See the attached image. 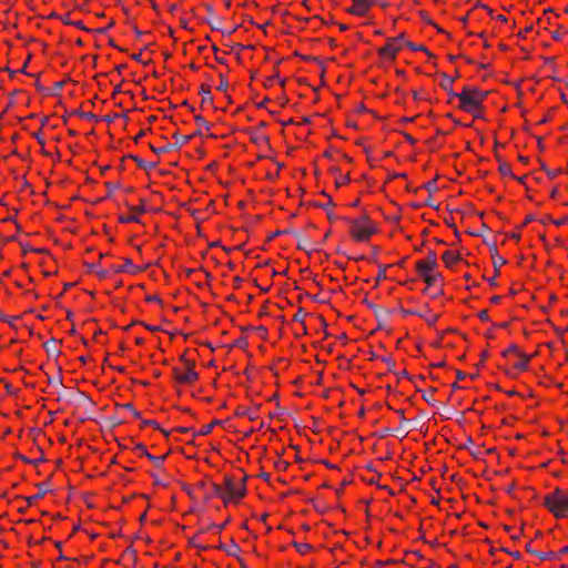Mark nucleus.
Instances as JSON below:
<instances>
[{
    "label": "nucleus",
    "instance_id": "nucleus-1",
    "mask_svg": "<svg viewBox=\"0 0 568 568\" xmlns=\"http://www.w3.org/2000/svg\"><path fill=\"white\" fill-rule=\"evenodd\" d=\"M542 505L557 518L566 517L568 514V493L556 488L544 498Z\"/></svg>",
    "mask_w": 568,
    "mask_h": 568
},
{
    "label": "nucleus",
    "instance_id": "nucleus-2",
    "mask_svg": "<svg viewBox=\"0 0 568 568\" xmlns=\"http://www.w3.org/2000/svg\"><path fill=\"white\" fill-rule=\"evenodd\" d=\"M343 220L351 225L349 233L355 241L365 242L376 232L374 223L366 214L353 220L347 217Z\"/></svg>",
    "mask_w": 568,
    "mask_h": 568
},
{
    "label": "nucleus",
    "instance_id": "nucleus-3",
    "mask_svg": "<svg viewBox=\"0 0 568 568\" xmlns=\"http://www.w3.org/2000/svg\"><path fill=\"white\" fill-rule=\"evenodd\" d=\"M486 94L487 92L479 91L475 87H464V113L468 112L474 119H479L481 116V101Z\"/></svg>",
    "mask_w": 568,
    "mask_h": 568
},
{
    "label": "nucleus",
    "instance_id": "nucleus-4",
    "mask_svg": "<svg viewBox=\"0 0 568 568\" xmlns=\"http://www.w3.org/2000/svg\"><path fill=\"white\" fill-rule=\"evenodd\" d=\"M405 42L406 40L403 33L390 38L387 43L379 49V54L384 58L395 59L397 52L400 50V45L405 44Z\"/></svg>",
    "mask_w": 568,
    "mask_h": 568
},
{
    "label": "nucleus",
    "instance_id": "nucleus-5",
    "mask_svg": "<svg viewBox=\"0 0 568 568\" xmlns=\"http://www.w3.org/2000/svg\"><path fill=\"white\" fill-rule=\"evenodd\" d=\"M244 477L241 483L237 485L233 481V479L229 476L224 477L225 491L229 493V497H235L236 499H241L246 494Z\"/></svg>",
    "mask_w": 568,
    "mask_h": 568
},
{
    "label": "nucleus",
    "instance_id": "nucleus-6",
    "mask_svg": "<svg viewBox=\"0 0 568 568\" xmlns=\"http://www.w3.org/2000/svg\"><path fill=\"white\" fill-rule=\"evenodd\" d=\"M442 260L445 263L446 267L454 268L458 265L460 261V251L457 244H452L449 248H447L442 254Z\"/></svg>",
    "mask_w": 568,
    "mask_h": 568
},
{
    "label": "nucleus",
    "instance_id": "nucleus-7",
    "mask_svg": "<svg viewBox=\"0 0 568 568\" xmlns=\"http://www.w3.org/2000/svg\"><path fill=\"white\" fill-rule=\"evenodd\" d=\"M437 266V256L434 252H429L426 258L416 262V271L418 275H427Z\"/></svg>",
    "mask_w": 568,
    "mask_h": 568
},
{
    "label": "nucleus",
    "instance_id": "nucleus-8",
    "mask_svg": "<svg viewBox=\"0 0 568 568\" xmlns=\"http://www.w3.org/2000/svg\"><path fill=\"white\" fill-rule=\"evenodd\" d=\"M458 77V71H456V77H450L446 73L442 74L439 85L449 93L452 98H457L459 101L458 108H462V94L453 92V83L455 79Z\"/></svg>",
    "mask_w": 568,
    "mask_h": 568
},
{
    "label": "nucleus",
    "instance_id": "nucleus-9",
    "mask_svg": "<svg viewBox=\"0 0 568 568\" xmlns=\"http://www.w3.org/2000/svg\"><path fill=\"white\" fill-rule=\"evenodd\" d=\"M174 378L181 384H192L199 378V374L193 369L189 368L185 373H180L178 368L173 369Z\"/></svg>",
    "mask_w": 568,
    "mask_h": 568
},
{
    "label": "nucleus",
    "instance_id": "nucleus-10",
    "mask_svg": "<svg viewBox=\"0 0 568 568\" xmlns=\"http://www.w3.org/2000/svg\"><path fill=\"white\" fill-rule=\"evenodd\" d=\"M294 236L297 239V247L300 250L305 251L307 254L318 251V247L313 245L308 239L303 237L301 233H294Z\"/></svg>",
    "mask_w": 568,
    "mask_h": 568
},
{
    "label": "nucleus",
    "instance_id": "nucleus-11",
    "mask_svg": "<svg viewBox=\"0 0 568 568\" xmlns=\"http://www.w3.org/2000/svg\"><path fill=\"white\" fill-rule=\"evenodd\" d=\"M37 487H38L39 491H36V495L26 497V500L29 506L32 505L33 503H36L37 500H39L40 498H42L47 493L50 491L48 483L37 484Z\"/></svg>",
    "mask_w": 568,
    "mask_h": 568
},
{
    "label": "nucleus",
    "instance_id": "nucleus-12",
    "mask_svg": "<svg viewBox=\"0 0 568 568\" xmlns=\"http://www.w3.org/2000/svg\"><path fill=\"white\" fill-rule=\"evenodd\" d=\"M37 487H38L39 491H36V495L26 497V500L29 506L32 505L33 503H36L37 500H39L40 498H42L47 493L50 491L48 483L37 484Z\"/></svg>",
    "mask_w": 568,
    "mask_h": 568
},
{
    "label": "nucleus",
    "instance_id": "nucleus-13",
    "mask_svg": "<svg viewBox=\"0 0 568 568\" xmlns=\"http://www.w3.org/2000/svg\"><path fill=\"white\" fill-rule=\"evenodd\" d=\"M112 268L115 273L126 272V273L135 274L140 271L136 266L133 265V263L130 258H125L124 263L122 265L113 266Z\"/></svg>",
    "mask_w": 568,
    "mask_h": 568
},
{
    "label": "nucleus",
    "instance_id": "nucleus-14",
    "mask_svg": "<svg viewBox=\"0 0 568 568\" xmlns=\"http://www.w3.org/2000/svg\"><path fill=\"white\" fill-rule=\"evenodd\" d=\"M217 548L224 550L229 556L232 557H239V554L241 551L240 546L234 540H231V544L227 546L224 544H220Z\"/></svg>",
    "mask_w": 568,
    "mask_h": 568
},
{
    "label": "nucleus",
    "instance_id": "nucleus-15",
    "mask_svg": "<svg viewBox=\"0 0 568 568\" xmlns=\"http://www.w3.org/2000/svg\"><path fill=\"white\" fill-rule=\"evenodd\" d=\"M355 4V9L357 10V16H365L368 9L373 6L369 0H352Z\"/></svg>",
    "mask_w": 568,
    "mask_h": 568
},
{
    "label": "nucleus",
    "instance_id": "nucleus-16",
    "mask_svg": "<svg viewBox=\"0 0 568 568\" xmlns=\"http://www.w3.org/2000/svg\"><path fill=\"white\" fill-rule=\"evenodd\" d=\"M57 343H58V341L55 338H51L43 344V347L47 351L49 356L57 357L60 355V351L57 348Z\"/></svg>",
    "mask_w": 568,
    "mask_h": 568
},
{
    "label": "nucleus",
    "instance_id": "nucleus-17",
    "mask_svg": "<svg viewBox=\"0 0 568 568\" xmlns=\"http://www.w3.org/2000/svg\"><path fill=\"white\" fill-rule=\"evenodd\" d=\"M322 194H323V195H325V196H327V197H328V201H327V203H326V204H316V206H318V207H322V209L326 210V212H327V217H328V220H329V221H334V220H336V219H337V216H336L333 212H331V211H329V209H328V207L334 206V202H333L332 197H331V196H328V195L325 193V191H323V192H322Z\"/></svg>",
    "mask_w": 568,
    "mask_h": 568
},
{
    "label": "nucleus",
    "instance_id": "nucleus-18",
    "mask_svg": "<svg viewBox=\"0 0 568 568\" xmlns=\"http://www.w3.org/2000/svg\"><path fill=\"white\" fill-rule=\"evenodd\" d=\"M129 158L132 159L133 161H135V163L139 165V168L144 169L146 171L152 170L156 166L155 162L143 161L142 159H140L136 155L131 154V155H129Z\"/></svg>",
    "mask_w": 568,
    "mask_h": 568
},
{
    "label": "nucleus",
    "instance_id": "nucleus-19",
    "mask_svg": "<svg viewBox=\"0 0 568 568\" xmlns=\"http://www.w3.org/2000/svg\"><path fill=\"white\" fill-rule=\"evenodd\" d=\"M192 136L193 135H182V134H179L178 132H175L173 134V138L175 139L174 149L181 148L184 144H186L192 139Z\"/></svg>",
    "mask_w": 568,
    "mask_h": 568
},
{
    "label": "nucleus",
    "instance_id": "nucleus-20",
    "mask_svg": "<svg viewBox=\"0 0 568 568\" xmlns=\"http://www.w3.org/2000/svg\"><path fill=\"white\" fill-rule=\"evenodd\" d=\"M200 94L202 95V103L213 102V95L209 87L202 85L200 89Z\"/></svg>",
    "mask_w": 568,
    "mask_h": 568
},
{
    "label": "nucleus",
    "instance_id": "nucleus-21",
    "mask_svg": "<svg viewBox=\"0 0 568 568\" xmlns=\"http://www.w3.org/2000/svg\"><path fill=\"white\" fill-rule=\"evenodd\" d=\"M519 361L514 364V367L518 371H525L528 366L529 356L519 354Z\"/></svg>",
    "mask_w": 568,
    "mask_h": 568
},
{
    "label": "nucleus",
    "instance_id": "nucleus-22",
    "mask_svg": "<svg viewBox=\"0 0 568 568\" xmlns=\"http://www.w3.org/2000/svg\"><path fill=\"white\" fill-rule=\"evenodd\" d=\"M220 424H221V420L215 419V420H213L211 424H207V425L203 426V427H202V428L196 433V435H199V436H205V435H209V434L212 432L213 427H214V426H216V425H220Z\"/></svg>",
    "mask_w": 568,
    "mask_h": 568
},
{
    "label": "nucleus",
    "instance_id": "nucleus-23",
    "mask_svg": "<svg viewBox=\"0 0 568 568\" xmlns=\"http://www.w3.org/2000/svg\"><path fill=\"white\" fill-rule=\"evenodd\" d=\"M54 17L61 19L62 22L65 23V24H71V26H74V27H77V28H79L81 30L89 31V29L84 27L82 21H71V20H69L68 16L60 17V16L54 14Z\"/></svg>",
    "mask_w": 568,
    "mask_h": 568
},
{
    "label": "nucleus",
    "instance_id": "nucleus-24",
    "mask_svg": "<svg viewBox=\"0 0 568 568\" xmlns=\"http://www.w3.org/2000/svg\"><path fill=\"white\" fill-rule=\"evenodd\" d=\"M209 24L211 26L212 30L222 31V33L226 36H231L237 29V27H234L232 29L224 30L220 27L219 22H213L212 20H209Z\"/></svg>",
    "mask_w": 568,
    "mask_h": 568
},
{
    "label": "nucleus",
    "instance_id": "nucleus-25",
    "mask_svg": "<svg viewBox=\"0 0 568 568\" xmlns=\"http://www.w3.org/2000/svg\"><path fill=\"white\" fill-rule=\"evenodd\" d=\"M293 546L296 548V550L302 554V555H305L307 554L308 551L312 550V546L310 544H306V542H293Z\"/></svg>",
    "mask_w": 568,
    "mask_h": 568
},
{
    "label": "nucleus",
    "instance_id": "nucleus-26",
    "mask_svg": "<svg viewBox=\"0 0 568 568\" xmlns=\"http://www.w3.org/2000/svg\"><path fill=\"white\" fill-rule=\"evenodd\" d=\"M499 172L505 176L515 178L508 163L499 161Z\"/></svg>",
    "mask_w": 568,
    "mask_h": 568
},
{
    "label": "nucleus",
    "instance_id": "nucleus-27",
    "mask_svg": "<svg viewBox=\"0 0 568 568\" xmlns=\"http://www.w3.org/2000/svg\"><path fill=\"white\" fill-rule=\"evenodd\" d=\"M120 408L122 409H125V410H129V413H132V415L136 418V419H140L141 418V414L140 412H138L133 405L131 403H124V404H121L119 405Z\"/></svg>",
    "mask_w": 568,
    "mask_h": 568
},
{
    "label": "nucleus",
    "instance_id": "nucleus-28",
    "mask_svg": "<svg viewBox=\"0 0 568 568\" xmlns=\"http://www.w3.org/2000/svg\"><path fill=\"white\" fill-rule=\"evenodd\" d=\"M419 276L423 277V280L425 281V283L428 286L434 285L438 278V275L433 272L427 273V275H419Z\"/></svg>",
    "mask_w": 568,
    "mask_h": 568
},
{
    "label": "nucleus",
    "instance_id": "nucleus-29",
    "mask_svg": "<svg viewBox=\"0 0 568 568\" xmlns=\"http://www.w3.org/2000/svg\"><path fill=\"white\" fill-rule=\"evenodd\" d=\"M145 457H146L149 460H151V462H152L156 467H161V466H162V464H163V462H164V459H165V455H163V456H153V455H151L150 453H148V454L145 455Z\"/></svg>",
    "mask_w": 568,
    "mask_h": 568
},
{
    "label": "nucleus",
    "instance_id": "nucleus-30",
    "mask_svg": "<svg viewBox=\"0 0 568 568\" xmlns=\"http://www.w3.org/2000/svg\"><path fill=\"white\" fill-rule=\"evenodd\" d=\"M445 222H446V224H447L448 226H450V227L453 229V231H454L455 235H456L457 237H459V231H458L457 223H456V221H455L454 215H450V214H449V216H448V217H445Z\"/></svg>",
    "mask_w": 568,
    "mask_h": 568
},
{
    "label": "nucleus",
    "instance_id": "nucleus-31",
    "mask_svg": "<svg viewBox=\"0 0 568 568\" xmlns=\"http://www.w3.org/2000/svg\"><path fill=\"white\" fill-rule=\"evenodd\" d=\"M235 415L247 416L251 420L256 419V415H254L253 413H251L248 409H246L244 407H237Z\"/></svg>",
    "mask_w": 568,
    "mask_h": 568
},
{
    "label": "nucleus",
    "instance_id": "nucleus-32",
    "mask_svg": "<svg viewBox=\"0 0 568 568\" xmlns=\"http://www.w3.org/2000/svg\"><path fill=\"white\" fill-rule=\"evenodd\" d=\"M405 45L408 47L409 49L414 50V51H424L429 57H432V54L428 52V50L423 44H415V43H413L410 41H406Z\"/></svg>",
    "mask_w": 568,
    "mask_h": 568
},
{
    "label": "nucleus",
    "instance_id": "nucleus-33",
    "mask_svg": "<svg viewBox=\"0 0 568 568\" xmlns=\"http://www.w3.org/2000/svg\"><path fill=\"white\" fill-rule=\"evenodd\" d=\"M541 560H554L558 558V555L554 551L540 552L537 555Z\"/></svg>",
    "mask_w": 568,
    "mask_h": 568
},
{
    "label": "nucleus",
    "instance_id": "nucleus-34",
    "mask_svg": "<svg viewBox=\"0 0 568 568\" xmlns=\"http://www.w3.org/2000/svg\"><path fill=\"white\" fill-rule=\"evenodd\" d=\"M151 150L156 153V154H161V153H164V152H169L171 150H174V144L172 143H168L166 145L162 146V148H154V146H151Z\"/></svg>",
    "mask_w": 568,
    "mask_h": 568
},
{
    "label": "nucleus",
    "instance_id": "nucleus-35",
    "mask_svg": "<svg viewBox=\"0 0 568 568\" xmlns=\"http://www.w3.org/2000/svg\"><path fill=\"white\" fill-rule=\"evenodd\" d=\"M224 489L217 485V484H212V491H211V495L214 496V497H224Z\"/></svg>",
    "mask_w": 568,
    "mask_h": 568
},
{
    "label": "nucleus",
    "instance_id": "nucleus-36",
    "mask_svg": "<svg viewBox=\"0 0 568 568\" xmlns=\"http://www.w3.org/2000/svg\"><path fill=\"white\" fill-rule=\"evenodd\" d=\"M120 222L121 223H135V222H139V217L135 213H133V214H130L126 216H121Z\"/></svg>",
    "mask_w": 568,
    "mask_h": 568
},
{
    "label": "nucleus",
    "instance_id": "nucleus-37",
    "mask_svg": "<svg viewBox=\"0 0 568 568\" xmlns=\"http://www.w3.org/2000/svg\"><path fill=\"white\" fill-rule=\"evenodd\" d=\"M349 181H351V179H349L348 174L341 175L339 178L336 179L335 185H336V187H339L342 185L347 184Z\"/></svg>",
    "mask_w": 568,
    "mask_h": 568
},
{
    "label": "nucleus",
    "instance_id": "nucleus-38",
    "mask_svg": "<svg viewBox=\"0 0 568 568\" xmlns=\"http://www.w3.org/2000/svg\"><path fill=\"white\" fill-rule=\"evenodd\" d=\"M75 113L79 114L82 119H85V120H90V121H93V120L97 121L98 120L97 115H94L91 112L77 111Z\"/></svg>",
    "mask_w": 568,
    "mask_h": 568
},
{
    "label": "nucleus",
    "instance_id": "nucleus-39",
    "mask_svg": "<svg viewBox=\"0 0 568 568\" xmlns=\"http://www.w3.org/2000/svg\"><path fill=\"white\" fill-rule=\"evenodd\" d=\"M229 87V82L223 74H220V84L217 87V90L225 91Z\"/></svg>",
    "mask_w": 568,
    "mask_h": 568
},
{
    "label": "nucleus",
    "instance_id": "nucleus-40",
    "mask_svg": "<svg viewBox=\"0 0 568 568\" xmlns=\"http://www.w3.org/2000/svg\"><path fill=\"white\" fill-rule=\"evenodd\" d=\"M194 120L199 125L210 129V123L202 115H195Z\"/></svg>",
    "mask_w": 568,
    "mask_h": 568
},
{
    "label": "nucleus",
    "instance_id": "nucleus-41",
    "mask_svg": "<svg viewBox=\"0 0 568 568\" xmlns=\"http://www.w3.org/2000/svg\"><path fill=\"white\" fill-rule=\"evenodd\" d=\"M133 213H144L145 212V205L144 200H141V205H138V207L130 206L129 207Z\"/></svg>",
    "mask_w": 568,
    "mask_h": 568
},
{
    "label": "nucleus",
    "instance_id": "nucleus-42",
    "mask_svg": "<svg viewBox=\"0 0 568 568\" xmlns=\"http://www.w3.org/2000/svg\"><path fill=\"white\" fill-rule=\"evenodd\" d=\"M142 425H143V426H152V427H154V428H156V429H161V427L159 426V424H158L155 420H153V419H144V420L142 422Z\"/></svg>",
    "mask_w": 568,
    "mask_h": 568
},
{
    "label": "nucleus",
    "instance_id": "nucleus-43",
    "mask_svg": "<svg viewBox=\"0 0 568 568\" xmlns=\"http://www.w3.org/2000/svg\"><path fill=\"white\" fill-rule=\"evenodd\" d=\"M456 377H457V381H455L453 384H452V388L453 390H456L459 388V385H458V382L462 381V371H456Z\"/></svg>",
    "mask_w": 568,
    "mask_h": 568
},
{
    "label": "nucleus",
    "instance_id": "nucleus-44",
    "mask_svg": "<svg viewBox=\"0 0 568 568\" xmlns=\"http://www.w3.org/2000/svg\"><path fill=\"white\" fill-rule=\"evenodd\" d=\"M425 189H426L427 191H429V192L435 191V190L437 189V187H436V181H435V180H432V181L427 182V183L425 184Z\"/></svg>",
    "mask_w": 568,
    "mask_h": 568
},
{
    "label": "nucleus",
    "instance_id": "nucleus-45",
    "mask_svg": "<svg viewBox=\"0 0 568 568\" xmlns=\"http://www.w3.org/2000/svg\"><path fill=\"white\" fill-rule=\"evenodd\" d=\"M293 320L296 322H301V323L304 322V315H303L302 308L298 310V312L294 315Z\"/></svg>",
    "mask_w": 568,
    "mask_h": 568
},
{
    "label": "nucleus",
    "instance_id": "nucleus-46",
    "mask_svg": "<svg viewBox=\"0 0 568 568\" xmlns=\"http://www.w3.org/2000/svg\"><path fill=\"white\" fill-rule=\"evenodd\" d=\"M105 186L108 187V191H109V195L115 191L116 189H119V184H113L111 182H106L105 183Z\"/></svg>",
    "mask_w": 568,
    "mask_h": 568
},
{
    "label": "nucleus",
    "instance_id": "nucleus-47",
    "mask_svg": "<svg viewBox=\"0 0 568 568\" xmlns=\"http://www.w3.org/2000/svg\"><path fill=\"white\" fill-rule=\"evenodd\" d=\"M509 353H518V354H520V353L518 352V347H517L516 345H514V344H513V345H510V346L508 347V349H506V351L504 352V355H507V354H509Z\"/></svg>",
    "mask_w": 568,
    "mask_h": 568
},
{
    "label": "nucleus",
    "instance_id": "nucleus-48",
    "mask_svg": "<svg viewBox=\"0 0 568 568\" xmlns=\"http://www.w3.org/2000/svg\"><path fill=\"white\" fill-rule=\"evenodd\" d=\"M223 503L226 505L227 503H230L231 500H237L235 497H229V493L224 491V497H220Z\"/></svg>",
    "mask_w": 568,
    "mask_h": 568
},
{
    "label": "nucleus",
    "instance_id": "nucleus-49",
    "mask_svg": "<svg viewBox=\"0 0 568 568\" xmlns=\"http://www.w3.org/2000/svg\"><path fill=\"white\" fill-rule=\"evenodd\" d=\"M134 449L140 450L144 456L149 453L143 444H138Z\"/></svg>",
    "mask_w": 568,
    "mask_h": 568
},
{
    "label": "nucleus",
    "instance_id": "nucleus-50",
    "mask_svg": "<svg viewBox=\"0 0 568 568\" xmlns=\"http://www.w3.org/2000/svg\"><path fill=\"white\" fill-rule=\"evenodd\" d=\"M475 8H476V6H473L471 10L468 11L467 14H464V18H463L464 24L468 21V19L471 18V14L474 13Z\"/></svg>",
    "mask_w": 568,
    "mask_h": 568
},
{
    "label": "nucleus",
    "instance_id": "nucleus-51",
    "mask_svg": "<svg viewBox=\"0 0 568 568\" xmlns=\"http://www.w3.org/2000/svg\"><path fill=\"white\" fill-rule=\"evenodd\" d=\"M469 452V455L475 458V459H478L479 458V455L481 454V452L478 449V450H474V449H467Z\"/></svg>",
    "mask_w": 568,
    "mask_h": 568
},
{
    "label": "nucleus",
    "instance_id": "nucleus-52",
    "mask_svg": "<svg viewBox=\"0 0 568 568\" xmlns=\"http://www.w3.org/2000/svg\"><path fill=\"white\" fill-rule=\"evenodd\" d=\"M95 273L100 278H105L109 274L106 270H97Z\"/></svg>",
    "mask_w": 568,
    "mask_h": 568
},
{
    "label": "nucleus",
    "instance_id": "nucleus-53",
    "mask_svg": "<svg viewBox=\"0 0 568 568\" xmlns=\"http://www.w3.org/2000/svg\"><path fill=\"white\" fill-rule=\"evenodd\" d=\"M225 526H226V523L221 524V525L213 524V525H211V527H210V528H214V529H216L217 531H222V530L225 528Z\"/></svg>",
    "mask_w": 568,
    "mask_h": 568
},
{
    "label": "nucleus",
    "instance_id": "nucleus-54",
    "mask_svg": "<svg viewBox=\"0 0 568 568\" xmlns=\"http://www.w3.org/2000/svg\"><path fill=\"white\" fill-rule=\"evenodd\" d=\"M131 58L133 60L138 61V62L143 63V64H148L149 63V61L144 62V61L141 60V53L132 54Z\"/></svg>",
    "mask_w": 568,
    "mask_h": 568
},
{
    "label": "nucleus",
    "instance_id": "nucleus-55",
    "mask_svg": "<svg viewBox=\"0 0 568 568\" xmlns=\"http://www.w3.org/2000/svg\"><path fill=\"white\" fill-rule=\"evenodd\" d=\"M85 266L88 267V270L90 272H95L98 270L97 264H93V263H87Z\"/></svg>",
    "mask_w": 568,
    "mask_h": 568
},
{
    "label": "nucleus",
    "instance_id": "nucleus-56",
    "mask_svg": "<svg viewBox=\"0 0 568 568\" xmlns=\"http://www.w3.org/2000/svg\"><path fill=\"white\" fill-rule=\"evenodd\" d=\"M146 301L148 302H161V300L156 295H149V296H146Z\"/></svg>",
    "mask_w": 568,
    "mask_h": 568
},
{
    "label": "nucleus",
    "instance_id": "nucleus-57",
    "mask_svg": "<svg viewBox=\"0 0 568 568\" xmlns=\"http://www.w3.org/2000/svg\"><path fill=\"white\" fill-rule=\"evenodd\" d=\"M473 443L471 437H467L466 440H464V450L469 449L468 445Z\"/></svg>",
    "mask_w": 568,
    "mask_h": 568
},
{
    "label": "nucleus",
    "instance_id": "nucleus-58",
    "mask_svg": "<svg viewBox=\"0 0 568 568\" xmlns=\"http://www.w3.org/2000/svg\"><path fill=\"white\" fill-rule=\"evenodd\" d=\"M454 213L462 215V210L459 207L452 206L450 215H454Z\"/></svg>",
    "mask_w": 568,
    "mask_h": 568
},
{
    "label": "nucleus",
    "instance_id": "nucleus-59",
    "mask_svg": "<svg viewBox=\"0 0 568 568\" xmlns=\"http://www.w3.org/2000/svg\"><path fill=\"white\" fill-rule=\"evenodd\" d=\"M63 84H64V81L55 82V83H54V90H55V91L61 90V89H62V87H63Z\"/></svg>",
    "mask_w": 568,
    "mask_h": 568
},
{
    "label": "nucleus",
    "instance_id": "nucleus-60",
    "mask_svg": "<svg viewBox=\"0 0 568 568\" xmlns=\"http://www.w3.org/2000/svg\"><path fill=\"white\" fill-rule=\"evenodd\" d=\"M346 11H347L348 13H351V14H355V16H357V10L355 9V4H354V3H353V6H352L351 8H348Z\"/></svg>",
    "mask_w": 568,
    "mask_h": 568
},
{
    "label": "nucleus",
    "instance_id": "nucleus-61",
    "mask_svg": "<svg viewBox=\"0 0 568 568\" xmlns=\"http://www.w3.org/2000/svg\"><path fill=\"white\" fill-rule=\"evenodd\" d=\"M283 234V231H276L274 232L273 234L270 235L268 240H273L275 239L276 236H280Z\"/></svg>",
    "mask_w": 568,
    "mask_h": 568
},
{
    "label": "nucleus",
    "instance_id": "nucleus-62",
    "mask_svg": "<svg viewBox=\"0 0 568 568\" xmlns=\"http://www.w3.org/2000/svg\"><path fill=\"white\" fill-rule=\"evenodd\" d=\"M526 550H527L528 552L532 554V555H536V556L538 555V551L534 550V549L530 547V545H529V544L526 546Z\"/></svg>",
    "mask_w": 568,
    "mask_h": 568
},
{
    "label": "nucleus",
    "instance_id": "nucleus-63",
    "mask_svg": "<svg viewBox=\"0 0 568 568\" xmlns=\"http://www.w3.org/2000/svg\"><path fill=\"white\" fill-rule=\"evenodd\" d=\"M544 170L546 171V173H547L550 178H555V176H556V174H557L555 171H550V170L546 169L545 166H544Z\"/></svg>",
    "mask_w": 568,
    "mask_h": 568
},
{
    "label": "nucleus",
    "instance_id": "nucleus-64",
    "mask_svg": "<svg viewBox=\"0 0 568 568\" xmlns=\"http://www.w3.org/2000/svg\"><path fill=\"white\" fill-rule=\"evenodd\" d=\"M566 554H568V546H566V547L561 548V549H560V551H559V554H557V555H558V557H559L560 555H566Z\"/></svg>",
    "mask_w": 568,
    "mask_h": 568
}]
</instances>
